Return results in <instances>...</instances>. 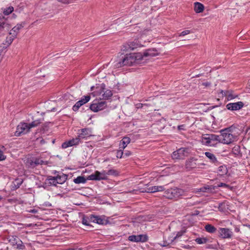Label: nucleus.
Wrapping results in <instances>:
<instances>
[{"label":"nucleus","mask_w":250,"mask_h":250,"mask_svg":"<svg viewBox=\"0 0 250 250\" xmlns=\"http://www.w3.org/2000/svg\"><path fill=\"white\" fill-rule=\"evenodd\" d=\"M201 142L208 146H216L220 143L219 135L214 134H205L202 135Z\"/></svg>","instance_id":"f257e3e1"},{"label":"nucleus","mask_w":250,"mask_h":250,"mask_svg":"<svg viewBox=\"0 0 250 250\" xmlns=\"http://www.w3.org/2000/svg\"><path fill=\"white\" fill-rule=\"evenodd\" d=\"M39 124V123L36 121L32 122L30 124L21 123L17 126L15 135L20 136L22 134H25L29 131L31 128L36 126Z\"/></svg>","instance_id":"f03ea898"},{"label":"nucleus","mask_w":250,"mask_h":250,"mask_svg":"<svg viewBox=\"0 0 250 250\" xmlns=\"http://www.w3.org/2000/svg\"><path fill=\"white\" fill-rule=\"evenodd\" d=\"M221 133L219 135L220 143L229 145L233 142L236 139V137L231 133L229 128L221 130Z\"/></svg>","instance_id":"7ed1b4c3"},{"label":"nucleus","mask_w":250,"mask_h":250,"mask_svg":"<svg viewBox=\"0 0 250 250\" xmlns=\"http://www.w3.org/2000/svg\"><path fill=\"white\" fill-rule=\"evenodd\" d=\"M184 191L179 188H175L168 189L164 192V196L167 199L178 198L184 195Z\"/></svg>","instance_id":"20e7f679"},{"label":"nucleus","mask_w":250,"mask_h":250,"mask_svg":"<svg viewBox=\"0 0 250 250\" xmlns=\"http://www.w3.org/2000/svg\"><path fill=\"white\" fill-rule=\"evenodd\" d=\"M189 149L186 147H182L174 151L171 154L173 160H183L187 157L189 154Z\"/></svg>","instance_id":"39448f33"},{"label":"nucleus","mask_w":250,"mask_h":250,"mask_svg":"<svg viewBox=\"0 0 250 250\" xmlns=\"http://www.w3.org/2000/svg\"><path fill=\"white\" fill-rule=\"evenodd\" d=\"M141 46L142 45L139 42V41L138 40H135L133 42H128L124 44L121 50L124 52L130 51L134 50L138 47H141Z\"/></svg>","instance_id":"423d86ee"},{"label":"nucleus","mask_w":250,"mask_h":250,"mask_svg":"<svg viewBox=\"0 0 250 250\" xmlns=\"http://www.w3.org/2000/svg\"><path fill=\"white\" fill-rule=\"evenodd\" d=\"M11 26L8 22V21L5 19L4 17L0 14V34L3 35L5 33L8 32Z\"/></svg>","instance_id":"0eeeda50"},{"label":"nucleus","mask_w":250,"mask_h":250,"mask_svg":"<svg viewBox=\"0 0 250 250\" xmlns=\"http://www.w3.org/2000/svg\"><path fill=\"white\" fill-rule=\"evenodd\" d=\"M87 179L89 180L101 181L107 180L105 170L102 171H96L94 173L88 176Z\"/></svg>","instance_id":"6e6552de"},{"label":"nucleus","mask_w":250,"mask_h":250,"mask_svg":"<svg viewBox=\"0 0 250 250\" xmlns=\"http://www.w3.org/2000/svg\"><path fill=\"white\" fill-rule=\"evenodd\" d=\"M45 164L46 163L39 157L28 159L26 162L27 165L30 168H34L39 165Z\"/></svg>","instance_id":"1a4fd4ad"},{"label":"nucleus","mask_w":250,"mask_h":250,"mask_svg":"<svg viewBox=\"0 0 250 250\" xmlns=\"http://www.w3.org/2000/svg\"><path fill=\"white\" fill-rule=\"evenodd\" d=\"M90 222L97 223L99 225H104L106 223V217L104 215H95L91 214L88 218Z\"/></svg>","instance_id":"9d476101"},{"label":"nucleus","mask_w":250,"mask_h":250,"mask_svg":"<svg viewBox=\"0 0 250 250\" xmlns=\"http://www.w3.org/2000/svg\"><path fill=\"white\" fill-rule=\"evenodd\" d=\"M218 233L219 237L223 239H230L233 235L231 229L227 228H220Z\"/></svg>","instance_id":"9b49d317"},{"label":"nucleus","mask_w":250,"mask_h":250,"mask_svg":"<svg viewBox=\"0 0 250 250\" xmlns=\"http://www.w3.org/2000/svg\"><path fill=\"white\" fill-rule=\"evenodd\" d=\"M9 243L13 246L16 247V248L19 250H23L25 249V246L21 239L16 236H12L9 238Z\"/></svg>","instance_id":"f8f14e48"},{"label":"nucleus","mask_w":250,"mask_h":250,"mask_svg":"<svg viewBox=\"0 0 250 250\" xmlns=\"http://www.w3.org/2000/svg\"><path fill=\"white\" fill-rule=\"evenodd\" d=\"M106 106L105 101L94 102L90 105V109L94 112H98L104 109Z\"/></svg>","instance_id":"ddd939ff"},{"label":"nucleus","mask_w":250,"mask_h":250,"mask_svg":"<svg viewBox=\"0 0 250 250\" xmlns=\"http://www.w3.org/2000/svg\"><path fill=\"white\" fill-rule=\"evenodd\" d=\"M123 63L125 65H132L137 61V57L135 54H126L123 59Z\"/></svg>","instance_id":"4468645a"},{"label":"nucleus","mask_w":250,"mask_h":250,"mask_svg":"<svg viewBox=\"0 0 250 250\" xmlns=\"http://www.w3.org/2000/svg\"><path fill=\"white\" fill-rule=\"evenodd\" d=\"M92 130L90 128H84L78 130V137L80 141L83 139H86L87 138L92 136Z\"/></svg>","instance_id":"2eb2a0df"},{"label":"nucleus","mask_w":250,"mask_h":250,"mask_svg":"<svg viewBox=\"0 0 250 250\" xmlns=\"http://www.w3.org/2000/svg\"><path fill=\"white\" fill-rule=\"evenodd\" d=\"M128 239L133 242H146L148 240V236L146 234L132 235L128 236Z\"/></svg>","instance_id":"dca6fc26"},{"label":"nucleus","mask_w":250,"mask_h":250,"mask_svg":"<svg viewBox=\"0 0 250 250\" xmlns=\"http://www.w3.org/2000/svg\"><path fill=\"white\" fill-rule=\"evenodd\" d=\"M90 96L89 95L84 96L80 100L78 101L72 107V109L74 111H77L79 110V108L87 103L90 100Z\"/></svg>","instance_id":"f3484780"},{"label":"nucleus","mask_w":250,"mask_h":250,"mask_svg":"<svg viewBox=\"0 0 250 250\" xmlns=\"http://www.w3.org/2000/svg\"><path fill=\"white\" fill-rule=\"evenodd\" d=\"M80 143H81V141L77 136L75 138H73L71 140L63 143L62 145V148H66L70 146L78 145Z\"/></svg>","instance_id":"a211bd4d"},{"label":"nucleus","mask_w":250,"mask_h":250,"mask_svg":"<svg viewBox=\"0 0 250 250\" xmlns=\"http://www.w3.org/2000/svg\"><path fill=\"white\" fill-rule=\"evenodd\" d=\"M244 106V104L242 102L236 103H230L226 105V107L228 110L234 111L238 110L242 108Z\"/></svg>","instance_id":"6ab92c4d"},{"label":"nucleus","mask_w":250,"mask_h":250,"mask_svg":"<svg viewBox=\"0 0 250 250\" xmlns=\"http://www.w3.org/2000/svg\"><path fill=\"white\" fill-rule=\"evenodd\" d=\"M165 189L164 186H153L147 187L144 189H140L141 192L153 193L157 191H162Z\"/></svg>","instance_id":"aec40b11"},{"label":"nucleus","mask_w":250,"mask_h":250,"mask_svg":"<svg viewBox=\"0 0 250 250\" xmlns=\"http://www.w3.org/2000/svg\"><path fill=\"white\" fill-rule=\"evenodd\" d=\"M197 160V159L194 157L190 158L187 160L185 163L186 168L188 170H190L193 168H196L197 167L196 161Z\"/></svg>","instance_id":"412c9836"},{"label":"nucleus","mask_w":250,"mask_h":250,"mask_svg":"<svg viewBox=\"0 0 250 250\" xmlns=\"http://www.w3.org/2000/svg\"><path fill=\"white\" fill-rule=\"evenodd\" d=\"M159 54V53L155 48H149L144 51L141 56L143 58L147 57H155Z\"/></svg>","instance_id":"4be33fe9"},{"label":"nucleus","mask_w":250,"mask_h":250,"mask_svg":"<svg viewBox=\"0 0 250 250\" xmlns=\"http://www.w3.org/2000/svg\"><path fill=\"white\" fill-rule=\"evenodd\" d=\"M205 155L209 159L210 162L214 163L216 165L218 164L219 162L217 161V158H216L214 154L209 152H206L205 153Z\"/></svg>","instance_id":"5701e85b"},{"label":"nucleus","mask_w":250,"mask_h":250,"mask_svg":"<svg viewBox=\"0 0 250 250\" xmlns=\"http://www.w3.org/2000/svg\"><path fill=\"white\" fill-rule=\"evenodd\" d=\"M23 26L21 24H18L14 27L9 33L10 35H13L14 37H16L19 30L22 28Z\"/></svg>","instance_id":"b1692460"},{"label":"nucleus","mask_w":250,"mask_h":250,"mask_svg":"<svg viewBox=\"0 0 250 250\" xmlns=\"http://www.w3.org/2000/svg\"><path fill=\"white\" fill-rule=\"evenodd\" d=\"M130 142V139L128 137H124L120 142V146H122L120 147V148H122L124 149L127 145L129 144Z\"/></svg>","instance_id":"393cba45"},{"label":"nucleus","mask_w":250,"mask_h":250,"mask_svg":"<svg viewBox=\"0 0 250 250\" xmlns=\"http://www.w3.org/2000/svg\"><path fill=\"white\" fill-rule=\"evenodd\" d=\"M204 6L203 4L196 2L194 3V11L197 13H200L203 11Z\"/></svg>","instance_id":"a878e982"},{"label":"nucleus","mask_w":250,"mask_h":250,"mask_svg":"<svg viewBox=\"0 0 250 250\" xmlns=\"http://www.w3.org/2000/svg\"><path fill=\"white\" fill-rule=\"evenodd\" d=\"M56 177L57 179V182L59 184H62L64 183L67 179V176L63 173L61 175H58Z\"/></svg>","instance_id":"bb28decb"},{"label":"nucleus","mask_w":250,"mask_h":250,"mask_svg":"<svg viewBox=\"0 0 250 250\" xmlns=\"http://www.w3.org/2000/svg\"><path fill=\"white\" fill-rule=\"evenodd\" d=\"M183 234V232H181V231H180V232H178L176 235L175 236H174L173 238H172V239H171L170 241V242H167V241H164V244L162 245V246L163 247H166V246H167L168 245H169L170 244H171L173 241L174 240H175L176 238H179L180 237H181Z\"/></svg>","instance_id":"cd10ccee"},{"label":"nucleus","mask_w":250,"mask_h":250,"mask_svg":"<svg viewBox=\"0 0 250 250\" xmlns=\"http://www.w3.org/2000/svg\"><path fill=\"white\" fill-rule=\"evenodd\" d=\"M105 85L104 83H102L100 86H97L96 87V90L94 91V95L97 96L99 95H101L103 92L104 89H105Z\"/></svg>","instance_id":"c85d7f7f"},{"label":"nucleus","mask_w":250,"mask_h":250,"mask_svg":"<svg viewBox=\"0 0 250 250\" xmlns=\"http://www.w3.org/2000/svg\"><path fill=\"white\" fill-rule=\"evenodd\" d=\"M218 172L221 175H224L228 173V169L225 165H221L218 168Z\"/></svg>","instance_id":"c756f323"},{"label":"nucleus","mask_w":250,"mask_h":250,"mask_svg":"<svg viewBox=\"0 0 250 250\" xmlns=\"http://www.w3.org/2000/svg\"><path fill=\"white\" fill-rule=\"evenodd\" d=\"M112 92L110 90H106L105 91H104V93L102 95L103 99L105 100H108L111 98L112 96Z\"/></svg>","instance_id":"7c9ffc66"},{"label":"nucleus","mask_w":250,"mask_h":250,"mask_svg":"<svg viewBox=\"0 0 250 250\" xmlns=\"http://www.w3.org/2000/svg\"><path fill=\"white\" fill-rule=\"evenodd\" d=\"M105 173L107 178L109 175L117 176L119 174V172L117 170L113 169H109L107 171L105 170Z\"/></svg>","instance_id":"2f4dec72"},{"label":"nucleus","mask_w":250,"mask_h":250,"mask_svg":"<svg viewBox=\"0 0 250 250\" xmlns=\"http://www.w3.org/2000/svg\"><path fill=\"white\" fill-rule=\"evenodd\" d=\"M205 229L207 232L209 233H214L217 229L215 227L210 224L206 225L205 227Z\"/></svg>","instance_id":"473e14b6"},{"label":"nucleus","mask_w":250,"mask_h":250,"mask_svg":"<svg viewBox=\"0 0 250 250\" xmlns=\"http://www.w3.org/2000/svg\"><path fill=\"white\" fill-rule=\"evenodd\" d=\"M86 180L85 178L83 176H78L76 178L74 179V182L75 184H84L86 182Z\"/></svg>","instance_id":"72a5a7b5"},{"label":"nucleus","mask_w":250,"mask_h":250,"mask_svg":"<svg viewBox=\"0 0 250 250\" xmlns=\"http://www.w3.org/2000/svg\"><path fill=\"white\" fill-rule=\"evenodd\" d=\"M23 182V180L22 179H16L13 182V187L15 189H17L20 188V186Z\"/></svg>","instance_id":"f704fd0d"},{"label":"nucleus","mask_w":250,"mask_h":250,"mask_svg":"<svg viewBox=\"0 0 250 250\" xmlns=\"http://www.w3.org/2000/svg\"><path fill=\"white\" fill-rule=\"evenodd\" d=\"M14 11V7L10 6L3 9V13L5 15H9Z\"/></svg>","instance_id":"c9c22d12"},{"label":"nucleus","mask_w":250,"mask_h":250,"mask_svg":"<svg viewBox=\"0 0 250 250\" xmlns=\"http://www.w3.org/2000/svg\"><path fill=\"white\" fill-rule=\"evenodd\" d=\"M208 241V239L207 238H197L195 239V242L198 244H206Z\"/></svg>","instance_id":"e433bc0d"},{"label":"nucleus","mask_w":250,"mask_h":250,"mask_svg":"<svg viewBox=\"0 0 250 250\" xmlns=\"http://www.w3.org/2000/svg\"><path fill=\"white\" fill-rule=\"evenodd\" d=\"M49 184L51 185L56 186L57 184H58L57 182V179L56 177H50L48 179Z\"/></svg>","instance_id":"4c0bfd02"},{"label":"nucleus","mask_w":250,"mask_h":250,"mask_svg":"<svg viewBox=\"0 0 250 250\" xmlns=\"http://www.w3.org/2000/svg\"><path fill=\"white\" fill-rule=\"evenodd\" d=\"M11 36L7 37L6 39V44H5L6 46H9L13 42L14 39L16 37H14L13 35H11Z\"/></svg>","instance_id":"58836bf2"},{"label":"nucleus","mask_w":250,"mask_h":250,"mask_svg":"<svg viewBox=\"0 0 250 250\" xmlns=\"http://www.w3.org/2000/svg\"><path fill=\"white\" fill-rule=\"evenodd\" d=\"M122 62H123V60L115 62L114 64V67L115 68H117L125 66V64L123 63H122Z\"/></svg>","instance_id":"ea45409f"},{"label":"nucleus","mask_w":250,"mask_h":250,"mask_svg":"<svg viewBox=\"0 0 250 250\" xmlns=\"http://www.w3.org/2000/svg\"><path fill=\"white\" fill-rule=\"evenodd\" d=\"M232 152L235 155H238L240 153V148L238 146H235L232 148Z\"/></svg>","instance_id":"a19ab883"},{"label":"nucleus","mask_w":250,"mask_h":250,"mask_svg":"<svg viewBox=\"0 0 250 250\" xmlns=\"http://www.w3.org/2000/svg\"><path fill=\"white\" fill-rule=\"evenodd\" d=\"M116 157L118 158H121L124 156V151L123 149L118 150L116 152Z\"/></svg>","instance_id":"79ce46f5"},{"label":"nucleus","mask_w":250,"mask_h":250,"mask_svg":"<svg viewBox=\"0 0 250 250\" xmlns=\"http://www.w3.org/2000/svg\"><path fill=\"white\" fill-rule=\"evenodd\" d=\"M148 104H142V103H137L135 104V107L137 109L142 108L144 106H147Z\"/></svg>","instance_id":"37998d69"},{"label":"nucleus","mask_w":250,"mask_h":250,"mask_svg":"<svg viewBox=\"0 0 250 250\" xmlns=\"http://www.w3.org/2000/svg\"><path fill=\"white\" fill-rule=\"evenodd\" d=\"M209 187H203L200 188L198 189L197 192H207L208 190H209Z\"/></svg>","instance_id":"c03bdc74"},{"label":"nucleus","mask_w":250,"mask_h":250,"mask_svg":"<svg viewBox=\"0 0 250 250\" xmlns=\"http://www.w3.org/2000/svg\"><path fill=\"white\" fill-rule=\"evenodd\" d=\"M190 32V31L189 30H184L180 34L179 36H184L189 34Z\"/></svg>","instance_id":"a18cd8bd"},{"label":"nucleus","mask_w":250,"mask_h":250,"mask_svg":"<svg viewBox=\"0 0 250 250\" xmlns=\"http://www.w3.org/2000/svg\"><path fill=\"white\" fill-rule=\"evenodd\" d=\"M218 187H224L227 188H229L230 186L225 183H221L218 185Z\"/></svg>","instance_id":"49530a36"},{"label":"nucleus","mask_w":250,"mask_h":250,"mask_svg":"<svg viewBox=\"0 0 250 250\" xmlns=\"http://www.w3.org/2000/svg\"><path fill=\"white\" fill-rule=\"evenodd\" d=\"M57 1L64 4H68L69 3L72 2L73 0H57Z\"/></svg>","instance_id":"de8ad7c7"},{"label":"nucleus","mask_w":250,"mask_h":250,"mask_svg":"<svg viewBox=\"0 0 250 250\" xmlns=\"http://www.w3.org/2000/svg\"><path fill=\"white\" fill-rule=\"evenodd\" d=\"M5 159L6 156H5L3 152L0 150V161L4 160Z\"/></svg>","instance_id":"09e8293b"},{"label":"nucleus","mask_w":250,"mask_h":250,"mask_svg":"<svg viewBox=\"0 0 250 250\" xmlns=\"http://www.w3.org/2000/svg\"><path fill=\"white\" fill-rule=\"evenodd\" d=\"M131 155V152L128 150H125V152H124V156L128 157Z\"/></svg>","instance_id":"8fccbe9b"},{"label":"nucleus","mask_w":250,"mask_h":250,"mask_svg":"<svg viewBox=\"0 0 250 250\" xmlns=\"http://www.w3.org/2000/svg\"><path fill=\"white\" fill-rule=\"evenodd\" d=\"M178 129L179 130H185V125H178Z\"/></svg>","instance_id":"3c124183"},{"label":"nucleus","mask_w":250,"mask_h":250,"mask_svg":"<svg viewBox=\"0 0 250 250\" xmlns=\"http://www.w3.org/2000/svg\"><path fill=\"white\" fill-rule=\"evenodd\" d=\"M82 223L83 225H86V226H88L89 225V223L88 222V221L86 219H85V218H83V220H82Z\"/></svg>","instance_id":"603ef678"},{"label":"nucleus","mask_w":250,"mask_h":250,"mask_svg":"<svg viewBox=\"0 0 250 250\" xmlns=\"http://www.w3.org/2000/svg\"><path fill=\"white\" fill-rule=\"evenodd\" d=\"M43 205L46 207H50L52 206L51 204L48 202H44Z\"/></svg>","instance_id":"864d4df0"},{"label":"nucleus","mask_w":250,"mask_h":250,"mask_svg":"<svg viewBox=\"0 0 250 250\" xmlns=\"http://www.w3.org/2000/svg\"><path fill=\"white\" fill-rule=\"evenodd\" d=\"M224 204L223 203H219V207H218V209L220 211H223V208H222V206H223V205Z\"/></svg>","instance_id":"5fc2aeb1"},{"label":"nucleus","mask_w":250,"mask_h":250,"mask_svg":"<svg viewBox=\"0 0 250 250\" xmlns=\"http://www.w3.org/2000/svg\"><path fill=\"white\" fill-rule=\"evenodd\" d=\"M29 212L33 213H36L38 212V210L36 209H31L29 210Z\"/></svg>","instance_id":"6e6d98bb"},{"label":"nucleus","mask_w":250,"mask_h":250,"mask_svg":"<svg viewBox=\"0 0 250 250\" xmlns=\"http://www.w3.org/2000/svg\"><path fill=\"white\" fill-rule=\"evenodd\" d=\"M234 230L236 232H239L240 231V229L238 226H235Z\"/></svg>","instance_id":"4d7b16f0"},{"label":"nucleus","mask_w":250,"mask_h":250,"mask_svg":"<svg viewBox=\"0 0 250 250\" xmlns=\"http://www.w3.org/2000/svg\"><path fill=\"white\" fill-rule=\"evenodd\" d=\"M5 47L6 48V47H7V46H3V47H2V46H0V55H1V54H2V50H3V48H5Z\"/></svg>","instance_id":"13d9d810"},{"label":"nucleus","mask_w":250,"mask_h":250,"mask_svg":"<svg viewBox=\"0 0 250 250\" xmlns=\"http://www.w3.org/2000/svg\"><path fill=\"white\" fill-rule=\"evenodd\" d=\"M44 143V141L43 140H42L41 141V144H43Z\"/></svg>","instance_id":"bf43d9fd"},{"label":"nucleus","mask_w":250,"mask_h":250,"mask_svg":"<svg viewBox=\"0 0 250 250\" xmlns=\"http://www.w3.org/2000/svg\"><path fill=\"white\" fill-rule=\"evenodd\" d=\"M94 88V86H92V87H91V90H93Z\"/></svg>","instance_id":"052dcab7"},{"label":"nucleus","mask_w":250,"mask_h":250,"mask_svg":"<svg viewBox=\"0 0 250 250\" xmlns=\"http://www.w3.org/2000/svg\"><path fill=\"white\" fill-rule=\"evenodd\" d=\"M205 85H208V83H206Z\"/></svg>","instance_id":"680f3d73"},{"label":"nucleus","mask_w":250,"mask_h":250,"mask_svg":"<svg viewBox=\"0 0 250 250\" xmlns=\"http://www.w3.org/2000/svg\"><path fill=\"white\" fill-rule=\"evenodd\" d=\"M248 227H249V228H250V225H249V226H248Z\"/></svg>","instance_id":"e2e57ef3"}]
</instances>
